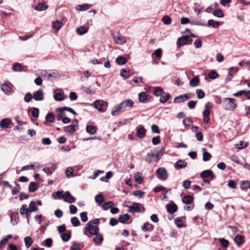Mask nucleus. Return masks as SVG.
I'll return each mask as SVG.
<instances>
[{
	"instance_id": "nucleus-1",
	"label": "nucleus",
	"mask_w": 250,
	"mask_h": 250,
	"mask_svg": "<svg viewBox=\"0 0 250 250\" xmlns=\"http://www.w3.org/2000/svg\"><path fill=\"white\" fill-rule=\"evenodd\" d=\"M99 219H95L90 221L86 224V227L84 228V234L88 236L87 234V232L92 235H94L95 234L98 233L99 230V228L94 225H97L99 224Z\"/></svg>"
},
{
	"instance_id": "nucleus-2",
	"label": "nucleus",
	"mask_w": 250,
	"mask_h": 250,
	"mask_svg": "<svg viewBox=\"0 0 250 250\" xmlns=\"http://www.w3.org/2000/svg\"><path fill=\"white\" fill-rule=\"evenodd\" d=\"M235 102L236 100L234 98H224L223 101V105L224 109L229 111L233 110L237 106V104Z\"/></svg>"
},
{
	"instance_id": "nucleus-3",
	"label": "nucleus",
	"mask_w": 250,
	"mask_h": 250,
	"mask_svg": "<svg viewBox=\"0 0 250 250\" xmlns=\"http://www.w3.org/2000/svg\"><path fill=\"white\" fill-rule=\"evenodd\" d=\"M128 212L131 213L143 212L145 209L144 206L140 203L134 202L131 205L129 206Z\"/></svg>"
},
{
	"instance_id": "nucleus-4",
	"label": "nucleus",
	"mask_w": 250,
	"mask_h": 250,
	"mask_svg": "<svg viewBox=\"0 0 250 250\" xmlns=\"http://www.w3.org/2000/svg\"><path fill=\"white\" fill-rule=\"evenodd\" d=\"M94 107L101 112H103L106 109L107 103L101 100H97L94 103Z\"/></svg>"
},
{
	"instance_id": "nucleus-5",
	"label": "nucleus",
	"mask_w": 250,
	"mask_h": 250,
	"mask_svg": "<svg viewBox=\"0 0 250 250\" xmlns=\"http://www.w3.org/2000/svg\"><path fill=\"white\" fill-rule=\"evenodd\" d=\"M193 95V94L191 93L180 95L174 98V103L179 104L184 102L186 100L191 98Z\"/></svg>"
},
{
	"instance_id": "nucleus-6",
	"label": "nucleus",
	"mask_w": 250,
	"mask_h": 250,
	"mask_svg": "<svg viewBox=\"0 0 250 250\" xmlns=\"http://www.w3.org/2000/svg\"><path fill=\"white\" fill-rule=\"evenodd\" d=\"M72 125L64 126L63 130L64 131L70 133L75 132L78 129V121L77 119H74L72 123Z\"/></svg>"
},
{
	"instance_id": "nucleus-7",
	"label": "nucleus",
	"mask_w": 250,
	"mask_h": 250,
	"mask_svg": "<svg viewBox=\"0 0 250 250\" xmlns=\"http://www.w3.org/2000/svg\"><path fill=\"white\" fill-rule=\"evenodd\" d=\"M156 173L158 178L161 180L165 181L168 178V174L164 167H160L157 169Z\"/></svg>"
},
{
	"instance_id": "nucleus-8",
	"label": "nucleus",
	"mask_w": 250,
	"mask_h": 250,
	"mask_svg": "<svg viewBox=\"0 0 250 250\" xmlns=\"http://www.w3.org/2000/svg\"><path fill=\"white\" fill-rule=\"evenodd\" d=\"M115 42L118 44L123 45L126 42V39L125 37L120 35L118 33L112 34Z\"/></svg>"
},
{
	"instance_id": "nucleus-9",
	"label": "nucleus",
	"mask_w": 250,
	"mask_h": 250,
	"mask_svg": "<svg viewBox=\"0 0 250 250\" xmlns=\"http://www.w3.org/2000/svg\"><path fill=\"white\" fill-rule=\"evenodd\" d=\"M123 104H119L115 105L112 109L111 110V115L113 116H116L120 114L121 113L124 112L125 109L123 107Z\"/></svg>"
},
{
	"instance_id": "nucleus-10",
	"label": "nucleus",
	"mask_w": 250,
	"mask_h": 250,
	"mask_svg": "<svg viewBox=\"0 0 250 250\" xmlns=\"http://www.w3.org/2000/svg\"><path fill=\"white\" fill-rule=\"evenodd\" d=\"M34 99L37 101H41L44 99V93L41 89L34 92L33 94Z\"/></svg>"
},
{
	"instance_id": "nucleus-11",
	"label": "nucleus",
	"mask_w": 250,
	"mask_h": 250,
	"mask_svg": "<svg viewBox=\"0 0 250 250\" xmlns=\"http://www.w3.org/2000/svg\"><path fill=\"white\" fill-rule=\"evenodd\" d=\"M200 176L202 179H205L210 177L211 178V180L213 179L215 177V175H214L212 171L210 169L203 171L200 174Z\"/></svg>"
},
{
	"instance_id": "nucleus-12",
	"label": "nucleus",
	"mask_w": 250,
	"mask_h": 250,
	"mask_svg": "<svg viewBox=\"0 0 250 250\" xmlns=\"http://www.w3.org/2000/svg\"><path fill=\"white\" fill-rule=\"evenodd\" d=\"M136 134L140 138H144L146 134V131L144 127L141 125L137 127L136 128Z\"/></svg>"
},
{
	"instance_id": "nucleus-13",
	"label": "nucleus",
	"mask_w": 250,
	"mask_h": 250,
	"mask_svg": "<svg viewBox=\"0 0 250 250\" xmlns=\"http://www.w3.org/2000/svg\"><path fill=\"white\" fill-rule=\"evenodd\" d=\"M76 201V198L70 194V192L67 191L65 192V195L64 198V201L68 203H74Z\"/></svg>"
},
{
	"instance_id": "nucleus-14",
	"label": "nucleus",
	"mask_w": 250,
	"mask_h": 250,
	"mask_svg": "<svg viewBox=\"0 0 250 250\" xmlns=\"http://www.w3.org/2000/svg\"><path fill=\"white\" fill-rule=\"evenodd\" d=\"M188 37L187 36H182L179 38L177 42V46H181L185 45V44L188 43Z\"/></svg>"
},
{
	"instance_id": "nucleus-15",
	"label": "nucleus",
	"mask_w": 250,
	"mask_h": 250,
	"mask_svg": "<svg viewBox=\"0 0 250 250\" xmlns=\"http://www.w3.org/2000/svg\"><path fill=\"white\" fill-rule=\"evenodd\" d=\"M91 6V4L88 3L78 4L76 6L75 9L77 11H84L89 9Z\"/></svg>"
},
{
	"instance_id": "nucleus-16",
	"label": "nucleus",
	"mask_w": 250,
	"mask_h": 250,
	"mask_svg": "<svg viewBox=\"0 0 250 250\" xmlns=\"http://www.w3.org/2000/svg\"><path fill=\"white\" fill-rule=\"evenodd\" d=\"M234 240L238 246H240L245 242L244 236L240 234L236 235L234 237Z\"/></svg>"
},
{
	"instance_id": "nucleus-17",
	"label": "nucleus",
	"mask_w": 250,
	"mask_h": 250,
	"mask_svg": "<svg viewBox=\"0 0 250 250\" xmlns=\"http://www.w3.org/2000/svg\"><path fill=\"white\" fill-rule=\"evenodd\" d=\"M95 237L93 238V241L97 245H100L103 242L104 238L102 234L97 233L95 234Z\"/></svg>"
},
{
	"instance_id": "nucleus-18",
	"label": "nucleus",
	"mask_w": 250,
	"mask_h": 250,
	"mask_svg": "<svg viewBox=\"0 0 250 250\" xmlns=\"http://www.w3.org/2000/svg\"><path fill=\"white\" fill-rule=\"evenodd\" d=\"M165 94L163 89L161 87H154L153 94L156 97L162 96Z\"/></svg>"
},
{
	"instance_id": "nucleus-19",
	"label": "nucleus",
	"mask_w": 250,
	"mask_h": 250,
	"mask_svg": "<svg viewBox=\"0 0 250 250\" xmlns=\"http://www.w3.org/2000/svg\"><path fill=\"white\" fill-rule=\"evenodd\" d=\"M10 122L11 120L9 119H3L0 122V126L2 128H8Z\"/></svg>"
},
{
	"instance_id": "nucleus-20",
	"label": "nucleus",
	"mask_w": 250,
	"mask_h": 250,
	"mask_svg": "<svg viewBox=\"0 0 250 250\" xmlns=\"http://www.w3.org/2000/svg\"><path fill=\"white\" fill-rule=\"evenodd\" d=\"M120 104H123V107L125 110L126 108L127 107H132L134 104V102L132 100L127 99L126 100L123 101L120 103Z\"/></svg>"
},
{
	"instance_id": "nucleus-21",
	"label": "nucleus",
	"mask_w": 250,
	"mask_h": 250,
	"mask_svg": "<svg viewBox=\"0 0 250 250\" xmlns=\"http://www.w3.org/2000/svg\"><path fill=\"white\" fill-rule=\"evenodd\" d=\"M166 208L167 212L169 213L172 214L177 210V206L175 204H167Z\"/></svg>"
},
{
	"instance_id": "nucleus-22",
	"label": "nucleus",
	"mask_w": 250,
	"mask_h": 250,
	"mask_svg": "<svg viewBox=\"0 0 250 250\" xmlns=\"http://www.w3.org/2000/svg\"><path fill=\"white\" fill-rule=\"evenodd\" d=\"M202 151L203 152V160L205 162L209 160L211 157V154L207 152L204 147L202 148Z\"/></svg>"
},
{
	"instance_id": "nucleus-23",
	"label": "nucleus",
	"mask_w": 250,
	"mask_h": 250,
	"mask_svg": "<svg viewBox=\"0 0 250 250\" xmlns=\"http://www.w3.org/2000/svg\"><path fill=\"white\" fill-rule=\"evenodd\" d=\"M48 6L44 2H40L35 6L34 9L37 11H42L46 10Z\"/></svg>"
},
{
	"instance_id": "nucleus-24",
	"label": "nucleus",
	"mask_w": 250,
	"mask_h": 250,
	"mask_svg": "<svg viewBox=\"0 0 250 250\" xmlns=\"http://www.w3.org/2000/svg\"><path fill=\"white\" fill-rule=\"evenodd\" d=\"M54 98L56 101H62L64 100V93L61 91L59 93L55 92L54 94Z\"/></svg>"
},
{
	"instance_id": "nucleus-25",
	"label": "nucleus",
	"mask_w": 250,
	"mask_h": 250,
	"mask_svg": "<svg viewBox=\"0 0 250 250\" xmlns=\"http://www.w3.org/2000/svg\"><path fill=\"white\" fill-rule=\"evenodd\" d=\"M193 201V198L191 195H187L184 196L182 199V202L184 204L189 205Z\"/></svg>"
},
{
	"instance_id": "nucleus-26",
	"label": "nucleus",
	"mask_w": 250,
	"mask_h": 250,
	"mask_svg": "<svg viewBox=\"0 0 250 250\" xmlns=\"http://www.w3.org/2000/svg\"><path fill=\"white\" fill-rule=\"evenodd\" d=\"M146 161L149 163H152L157 161L152 151L147 153L146 156Z\"/></svg>"
},
{
	"instance_id": "nucleus-27",
	"label": "nucleus",
	"mask_w": 250,
	"mask_h": 250,
	"mask_svg": "<svg viewBox=\"0 0 250 250\" xmlns=\"http://www.w3.org/2000/svg\"><path fill=\"white\" fill-rule=\"evenodd\" d=\"M86 132L90 135H94L96 133V127L93 125H87L86 127Z\"/></svg>"
},
{
	"instance_id": "nucleus-28",
	"label": "nucleus",
	"mask_w": 250,
	"mask_h": 250,
	"mask_svg": "<svg viewBox=\"0 0 250 250\" xmlns=\"http://www.w3.org/2000/svg\"><path fill=\"white\" fill-rule=\"evenodd\" d=\"M38 188V184L36 182H31L28 187L29 192H33L36 191Z\"/></svg>"
},
{
	"instance_id": "nucleus-29",
	"label": "nucleus",
	"mask_w": 250,
	"mask_h": 250,
	"mask_svg": "<svg viewBox=\"0 0 250 250\" xmlns=\"http://www.w3.org/2000/svg\"><path fill=\"white\" fill-rule=\"evenodd\" d=\"M65 173L67 177L76 176L74 173V168L72 167H69L66 168Z\"/></svg>"
},
{
	"instance_id": "nucleus-30",
	"label": "nucleus",
	"mask_w": 250,
	"mask_h": 250,
	"mask_svg": "<svg viewBox=\"0 0 250 250\" xmlns=\"http://www.w3.org/2000/svg\"><path fill=\"white\" fill-rule=\"evenodd\" d=\"M203 114L204 115V118H203L204 122L205 123H208L209 120H210V118H209L210 111H209V110L205 109L204 110Z\"/></svg>"
},
{
	"instance_id": "nucleus-31",
	"label": "nucleus",
	"mask_w": 250,
	"mask_h": 250,
	"mask_svg": "<svg viewBox=\"0 0 250 250\" xmlns=\"http://www.w3.org/2000/svg\"><path fill=\"white\" fill-rule=\"evenodd\" d=\"M148 95L146 92H142L139 94L138 99L141 103H145L147 98Z\"/></svg>"
},
{
	"instance_id": "nucleus-32",
	"label": "nucleus",
	"mask_w": 250,
	"mask_h": 250,
	"mask_svg": "<svg viewBox=\"0 0 250 250\" xmlns=\"http://www.w3.org/2000/svg\"><path fill=\"white\" fill-rule=\"evenodd\" d=\"M187 165V163L184 160H179L178 161L176 164L175 167L176 168H183L185 167Z\"/></svg>"
},
{
	"instance_id": "nucleus-33",
	"label": "nucleus",
	"mask_w": 250,
	"mask_h": 250,
	"mask_svg": "<svg viewBox=\"0 0 250 250\" xmlns=\"http://www.w3.org/2000/svg\"><path fill=\"white\" fill-rule=\"evenodd\" d=\"M130 219V216L129 214L126 213L123 215H121L119 218V221L121 223H125Z\"/></svg>"
},
{
	"instance_id": "nucleus-34",
	"label": "nucleus",
	"mask_w": 250,
	"mask_h": 250,
	"mask_svg": "<svg viewBox=\"0 0 250 250\" xmlns=\"http://www.w3.org/2000/svg\"><path fill=\"white\" fill-rule=\"evenodd\" d=\"M153 229V226L147 222L144 223L141 227L142 230L144 231H146L148 230L151 231Z\"/></svg>"
},
{
	"instance_id": "nucleus-35",
	"label": "nucleus",
	"mask_w": 250,
	"mask_h": 250,
	"mask_svg": "<svg viewBox=\"0 0 250 250\" xmlns=\"http://www.w3.org/2000/svg\"><path fill=\"white\" fill-rule=\"evenodd\" d=\"M24 241L25 243V247L27 248H29V247H30L33 242L32 239L30 236H26L24 237Z\"/></svg>"
},
{
	"instance_id": "nucleus-36",
	"label": "nucleus",
	"mask_w": 250,
	"mask_h": 250,
	"mask_svg": "<svg viewBox=\"0 0 250 250\" xmlns=\"http://www.w3.org/2000/svg\"><path fill=\"white\" fill-rule=\"evenodd\" d=\"M55 120V117L52 113H48L45 116V120L49 123H53Z\"/></svg>"
},
{
	"instance_id": "nucleus-37",
	"label": "nucleus",
	"mask_w": 250,
	"mask_h": 250,
	"mask_svg": "<svg viewBox=\"0 0 250 250\" xmlns=\"http://www.w3.org/2000/svg\"><path fill=\"white\" fill-rule=\"evenodd\" d=\"M88 28L84 26H81L77 29V33L79 35H82L87 33Z\"/></svg>"
},
{
	"instance_id": "nucleus-38",
	"label": "nucleus",
	"mask_w": 250,
	"mask_h": 250,
	"mask_svg": "<svg viewBox=\"0 0 250 250\" xmlns=\"http://www.w3.org/2000/svg\"><path fill=\"white\" fill-rule=\"evenodd\" d=\"M116 62L118 64L122 65L126 63V60L125 57L120 56L116 58Z\"/></svg>"
},
{
	"instance_id": "nucleus-39",
	"label": "nucleus",
	"mask_w": 250,
	"mask_h": 250,
	"mask_svg": "<svg viewBox=\"0 0 250 250\" xmlns=\"http://www.w3.org/2000/svg\"><path fill=\"white\" fill-rule=\"evenodd\" d=\"M199 78L195 76L190 81L189 84L192 87H195L197 86L199 84Z\"/></svg>"
},
{
	"instance_id": "nucleus-40",
	"label": "nucleus",
	"mask_w": 250,
	"mask_h": 250,
	"mask_svg": "<svg viewBox=\"0 0 250 250\" xmlns=\"http://www.w3.org/2000/svg\"><path fill=\"white\" fill-rule=\"evenodd\" d=\"M1 89L5 93L8 94L10 93L11 88L9 85L7 84L3 83L1 85Z\"/></svg>"
},
{
	"instance_id": "nucleus-41",
	"label": "nucleus",
	"mask_w": 250,
	"mask_h": 250,
	"mask_svg": "<svg viewBox=\"0 0 250 250\" xmlns=\"http://www.w3.org/2000/svg\"><path fill=\"white\" fill-rule=\"evenodd\" d=\"M29 210L32 212H36L38 210V208L37 206L36 203L34 201L30 202L29 206Z\"/></svg>"
},
{
	"instance_id": "nucleus-42",
	"label": "nucleus",
	"mask_w": 250,
	"mask_h": 250,
	"mask_svg": "<svg viewBox=\"0 0 250 250\" xmlns=\"http://www.w3.org/2000/svg\"><path fill=\"white\" fill-rule=\"evenodd\" d=\"M57 111L58 112V117L57 118L58 121H60L61 120V119L64 116V111H65L63 109V107L62 108H58L57 109Z\"/></svg>"
},
{
	"instance_id": "nucleus-43",
	"label": "nucleus",
	"mask_w": 250,
	"mask_h": 250,
	"mask_svg": "<svg viewBox=\"0 0 250 250\" xmlns=\"http://www.w3.org/2000/svg\"><path fill=\"white\" fill-rule=\"evenodd\" d=\"M95 202L99 205L104 202V196L101 194H97L95 197Z\"/></svg>"
},
{
	"instance_id": "nucleus-44",
	"label": "nucleus",
	"mask_w": 250,
	"mask_h": 250,
	"mask_svg": "<svg viewBox=\"0 0 250 250\" xmlns=\"http://www.w3.org/2000/svg\"><path fill=\"white\" fill-rule=\"evenodd\" d=\"M113 176V173L111 171H109L106 173L104 177L101 178L100 180L104 182H107L108 180Z\"/></svg>"
},
{
	"instance_id": "nucleus-45",
	"label": "nucleus",
	"mask_w": 250,
	"mask_h": 250,
	"mask_svg": "<svg viewBox=\"0 0 250 250\" xmlns=\"http://www.w3.org/2000/svg\"><path fill=\"white\" fill-rule=\"evenodd\" d=\"M170 98V94L168 93H165L162 96H161L160 98V102L162 103H165Z\"/></svg>"
},
{
	"instance_id": "nucleus-46",
	"label": "nucleus",
	"mask_w": 250,
	"mask_h": 250,
	"mask_svg": "<svg viewBox=\"0 0 250 250\" xmlns=\"http://www.w3.org/2000/svg\"><path fill=\"white\" fill-rule=\"evenodd\" d=\"M21 65L19 63H15L12 66V69L16 72H20L21 71Z\"/></svg>"
},
{
	"instance_id": "nucleus-47",
	"label": "nucleus",
	"mask_w": 250,
	"mask_h": 250,
	"mask_svg": "<svg viewBox=\"0 0 250 250\" xmlns=\"http://www.w3.org/2000/svg\"><path fill=\"white\" fill-rule=\"evenodd\" d=\"M132 195L134 196L138 197L139 198H142L144 197L145 192L141 190H135L133 192Z\"/></svg>"
},
{
	"instance_id": "nucleus-48",
	"label": "nucleus",
	"mask_w": 250,
	"mask_h": 250,
	"mask_svg": "<svg viewBox=\"0 0 250 250\" xmlns=\"http://www.w3.org/2000/svg\"><path fill=\"white\" fill-rule=\"evenodd\" d=\"M82 90L85 93L88 94H93L95 93V91L94 90L91 89L89 87L82 86L81 87Z\"/></svg>"
},
{
	"instance_id": "nucleus-49",
	"label": "nucleus",
	"mask_w": 250,
	"mask_h": 250,
	"mask_svg": "<svg viewBox=\"0 0 250 250\" xmlns=\"http://www.w3.org/2000/svg\"><path fill=\"white\" fill-rule=\"evenodd\" d=\"M113 206V203L111 201H107L103 205V208L104 210H107L111 208Z\"/></svg>"
},
{
	"instance_id": "nucleus-50",
	"label": "nucleus",
	"mask_w": 250,
	"mask_h": 250,
	"mask_svg": "<svg viewBox=\"0 0 250 250\" xmlns=\"http://www.w3.org/2000/svg\"><path fill=\"white\" fill-rule=\"evenodd\" d=\"M207 25L216 28L219 26V22L218 21H214L213 20H209L208 21Z\"/></svg>"
},
{
	"instance_id": "nucleus-51",
	"label": "nucleus",
	"mask_w": 250,
	"mask_h": 250,
	"mask_svg": "<svg viewBox=\"0 0 250 250\" xmlns=\"http://www.w3.org/2000/svg\"><path fill=\"white\" fill-rule=\"evenodd\" d=\"M62 25V23L59 20H57L53 22V28L57 30H60Z\"/></svg>"
},
{
	"instance_id": "nucleus-52",
	"label": "nucleus",
	"mask_w": 250,
	"mask_h": 250,
	"mask_svg": "<svg viewBox=\"0 0 250 250\" xmlns=\"http://www.w3.org/2000/svg\"><path fill=\"white\" fill-rule=\"evenodd\" d=\"M192 122V119L189 117L185 118L183 120V123L184 125L186 127H189Z\"/></svg>"
},
{
	"instance_id": "nucleus-53",
	"label": "nucleus",
	"mask_w": 250,
	"mask_h": 250,
	"mask_svg": "<svg viewBox=\"0 0 250 250\" xmlns=\"http://www.w3.org/2000/svg\"><path fill=\"white\" fill-rule=\"evenodd\" d=\"M213 15L218 18H223L224 14L221 9H217L213 12Z\"/></svg>"
},
{
	"instance_id": "nucleus-54",
	"label": "nucleus",
	"mask_w": 250,
	"mask_h": 250,
	"mask_svg": "<svg viewBox=\"0 0 250 250\" xmlns=\"http://www.w3.org/2000/svg\"><path fill=\"white\" fill-rule=\"evenodd\" d=\"M135 181L140 184L142 183L143 179V177L140 175L139 172H137L134 175Z\"/></svg>"
},
{
	"instance_id": "nucleus-55",
	"label": "nucleus",
	"mask_w": 250,
	"mask_h": 250,
	"mask_svg": "<svg viewBox=\"0 0 250 250\" xmlns=\"http://www.w3.org/2000/svg\"><path fill=\"white\" fill-rule=\"evenodd\" d=\"M152 151L154 153L157 160H159L161 156L163 155L161 150L154 149Z\"/></svg>"
},
{
	"instance_id": "nucleus-56",
	"label": "nucleus",
	"mask_w": 250,
	"mask_h": 250,
	"mask_svg": "<svg viewBox=\"0 0 250 250\" xmlns=\"http://www.w3.org/2000/svg\"><path fill=\"white\" fill-rule=\"evenodd\" d=\"M162 21L164 23V24L168 25L171 23V18L168 16H165L162 18Z\"/></svg>"
},
{
	"instance_id": "nucleus-57",
	"label": "nucleus",
	"mask_w": 250,
	"mask_h": 250,
	"mask_svg": "<svg viewBox=\"0 0 250 250\" xmlns=\"http://www.w3.org/2000/svg\"><path fill=\"white\" fill-rule=\"evenodd\" d=\"M208 75V77L211 79H215L219 77L218 73L214 70L211 71Z\"/></svg>"
},
{
	"instance_id": "nucleus-58",
	"label": "nucleus",
	"mask_w": 250,
	"mask_h": 250,
	"mask_svg": "<svg viewBox=\"0 0 250 250\" xmlns=\"http://www.w3.org/2000/svg\"><path fill=\"white\" fill-rule=\"evenodd\" d=\"M242 185L241 186V188L243 189H247L250 188V182L248 181H242Z\"/></svg>"
},
{
	"instance_id": "nucleus-59",
	"label": "nucleus",
	"mask_w": 250,
	"mask_h": 250,
	"mask_svg": "<svg viewBox=\"0 0 250 250\" xmlns=\"http://www.w3.org/2000/svg\"><path fill=\"white\" fill-rule=\"evenodd\" d=\"M61 238L64 241V242H67L69 240V239H70V237H71V235L69 233H62L61 236Z\"/></svg>"
},
{
	"instance_id": "nucleus-60",
	"label": "nucleus",
	"mask_w": 250,
	"mask_h": 250,
	"mask_svg": "<svg viewBox=\"0 0 250 250\" xmlns=\"http://www.w3.org/2000/svg\"><path fill=\"white\" fill-rule=\"evenodd\" d=\"M120 75L125 79H127L130 76L129 71H126L125 69H122L121 70Z\"/></svg>"
},
{
	"instance_id": "nucleus-61",
	"label": "nucleus",
	"mask_w": 250,
	"mask_h": 250,
	"mask_svg": "<svg viewBox=\"0 0 250 250\" xmlns=\"http://www.w3.org/2000/svg\"><path fill=\"white\" fill-rule=\"evenodd\" d=\"M174 222L175 224L178 227L181 228L183 226V221L180 218L178 217L175 218Z\"/></svg>"
},
{
	"instance_id": "nucleus-62",
	"label": "nucleus",
	"mask_w": 250,
	"mask_h": 250,
	"mask_svg": "<svg viewBox=\"0 0 250 250\" xmlns=\"http://www.w3.org/2000/svg\"><path fill=\"white\" fill-rule=\"evenodd\" d=\"M72 224L74 227H77L79 225L80 222L77 217H73L71 219Z\"/></svg>"
},
{
	"instance_id": "nucleus-63",
	"label": "nucleus",
	"mask_w": 250,
	"mask_h": 250,
	"mask_svg": "<svg viewBox=\"0 0 250 250\" xmlns=\"http://www.w3.org/2000/svg\"><path fill=\"white\" fill-rule=\"evenodd\" d=\"M219 241L221 246L224 248H227L229 246V241L224 238H220Z\"/></svg>"
},
{
	"instance_id": "nucleus-64",
	"label": "nucleus",
	"mask_w": 250,
	"mask_h": 250,
	"mask_svg": "<svg viewBox=\"0 0 250 250\" xmlns=\"http://www.w3.org/2000/svg\"><path fill=\"white\" fill-rule=\"evenodd\" d=\"M32 115L35 118H38L39 115V109L37 107H33L32 109Z\"/></svg>"
}]
</instances>
